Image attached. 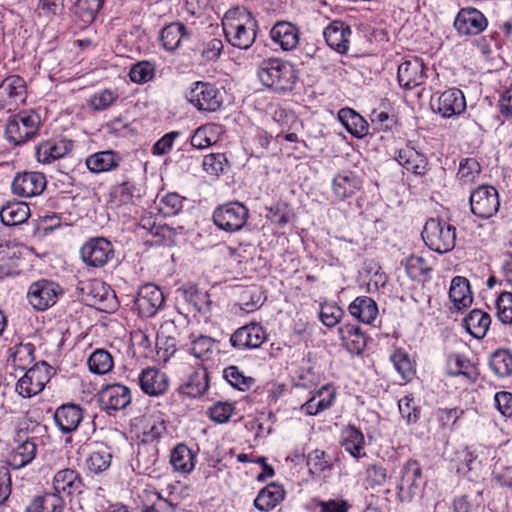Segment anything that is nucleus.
I'll return each instance as SVG.
<instances>
[{"label": "nucleus", "mask_w": 512, "mask_h": 512, "mask_svg": "<svg viewBox=\"0 0 512 512\" xmlns=\"http://www.w3.org/2000/svg\"><path fill=\"white\" fill-rule=\"evenodd\" d=\"M222 26L227 41L239 49L250 48L256 39L257 21L244 7L229 9L223 17Z\"/></svg>", "instance_id": "obj_1"}, {"label": "nucleus", "mask_w": 512, "mask_h": 512, "mask_svg": "<svg viewBox=\"0 0 512 512\" xmlns=\"http://www.w3.org/2000/svg\"><path fill=\"white\" fill-rule=\"evenodd\" d=\"M261 83L278 91H290L296 83V73L293 66L279 58L263 60L257 72Z\"/></svg>", "instance_id": "obj_2"}, {"label": "nucleus", "mask_w": 512, "mask_h": 512, "mask_svg": "<svg viewBox=\"0 0 512 512\" xmlns=\"http://www.w3.org/2000/svg\"><path fill=\"white\" fill-rule=\"evenodd\" d=\"M422 239L431 250L447 253L455 247L456 228L446 221L431 218L425 223Z\"/></svg>", "instance_id": "obj_3"}, {"label": "nucleus", "mask_w": 512, "mask_h": 512, "mask_svg": "<svg viewBox=\"0 0 512 512\" xmlns=\"http://www.w3.org/2000/svg\"><path fill=\"white\" fill-rule=\"evenodd\" d=\"M39 115L32 111H21L9 118L5 133L9 142L20 145L34 137L40 127Z\"/></svg>", "instance_id": "obj_4"}, {"label": "nucleus", "mask_w": 512, "mask_h": 512, "mask_svg": "<svg viewBox=\"0 0 512 512\" xmlns=\"http://www.w3.org/2000/svg\"><path fill=\"white\" fill-rule=\"evenodd\" d=\"M52 373L53 368L48 363H36L17 381L15 390L23 398L35 396L43 391Z\"/></svg>", "instance_id": "obj_5"}, {"label": "nucleus", "mask_w": 512, "mask_h": 512, "mask_svg": "<svg viewBox=\"0 0 512 512\" xmlns=\"http://www.w3.org/2000/svg\"><path fill=\"white\" fill-rule=\"evenodd\" d=\"M249 211L240 202H230L217 207L213 213L214 224L226 232L241 230L247 220Z\"/></svg>", "instance_id": "obj_6"}, {"label": "nucleus", "mask_w": 512, "mask_h": 512, "mask_svg": "<svg viewBox=\"0 0 512 512\" xmlns=\"http://www.w3.org/2000/svg\"><path fill=\"white\" fill-rule=\"evenodd\" d=\"M422 479V469L418 461L409 459L400 470L396 486L397 498L401 502L409 503L419 493Z\"/></svg>", "instance_id": "obj_7"}, {"label": "nucleus", "mask_w": 512, "mask_h": 512, "mask_svg": "<svg viewBox=\"0 0 512 512\" xmlns=\"http://www.w3.org/2000/svg\"><path fill=\"white\" fill-rule=\"evenodd\" d=\"M83 262L93 268H102L115 257L112 243L104 237L91 238L80 249Z\"/></svg>", "instance_id": "obj_8"}, {"label": "nucleus", "mask_w": 512, "mask_h": 512, "mask_svg": "<svg viewBox=\"0 0 512 512\" xmlns=\"http://www.w3.org/2000/svg\"><path fill=\"white\" fill-rule=\"evenodd\" d=\"M470 207L479 218L492 217L500 207L498 191L492 186H479L470 195Z\"/></svg>", "instance_id": "obj_9"}, {"label": "nucleus", "mask_w": 512, "mask_h": 512, "mask_svg": "<svg viewBox=\"0 0 512 512\" xmlns=\"http://www.w3.org/2000/svg\"><path fill=\"white\" fill-rule=\"evenodd\" d=\"M189 102L200 111H217L223 102L219 89L208 82H196L188 95Z\"/></svg>", "instance_id": "obj_10"}, {"label": "nucleus", "mask_w": 512, "mask_h": 512, "mask_svg": "<svg viewBox=\"0 0 512 512\" xmlns=\"http://www.w3.org/2000/svg\"><path fill=\"white\" fill-rule=\"evenodd\" d=\"M164 303V295L161 289L154 284L143 285L133 299L132 309L140 317H153Z\"/></svg>", "instance_id": "obj_11"}, {"label": "nucleus", "mask_w": 512, "mask_h": 512, "mask_svg": "<svg viewBox=\"0 0 512 512\" xmlns=\"http://www.w3.org/2000/svg\"><path fill=\"white\" fill-rule=\"evenodd\" d=\"M26 100V84L22 77L11 75L0 84V109L11 112Z\"/></svg>", "instance_id": "obj_12"}, {"label": "nucleus", "mask_w": 512, "mask_h": 512, "mask_svg": "<svg viewBox=\"0 0 512 512\" xmlns=\"http://www.w3.org/2000/svg\"><path fill=\"white\" fill-rule=\"evenodd\" d=\"M59 293L57 284L48 280H40L29 287L27 297L35 310L44 311L56 303Z\"/></svg>", "instance_id": "obj_13"}, {"label": "nucleus", "mask_w": 512, "mask_h": 512, "mask_svg": "<svg viewBox=\"0 0 512 512\" xmlns=\"http://www.w3.org/2000/svg\"><path fill=\"white\" fill-rule=\"evenodd\" d=\"M46 177L40 172H23L15 176L12 191L15 195L30 198L40 195L46 188Z\"/></svg>", "instance_id": "obj_14"}, {"label": "nucleus", "mask_w": 512, "mask_h": 512, "mask_svg": "<svg viewBox=\"0 0 512 512\" xmlns=\"http://www.w3.org/2000/svg\"><path fill=\"white\" fill-rule=\"evenodd\" d=\"M266 340V332L257 323L238 328L230 337L231 345L238 350L259 348Z\"/></svg>", "instance_id": "obj_15"}, {"label": "nucleus", "mask_w": 512, "mask_h": 512, "mask_svg": "<svg viewBox=\"0 0 512 512\" xmlns=\"http://www.w3.org/2000/svg\"><path fill=\"white\" fill-rule=\"evenodd\" d=\"M83 299L91 306H97L100 310L107 309L109 301L114 298L113 292L103 281L94 279L83 282L80 286Z\"/></svg>", "instance_id": "obj_16"}, {"label": "nucleus", "mask_w": 512, "mask_h": 512, "mask_svg": "<svg viewBox=\"0 0 512 512\" xmlns=\"http://www.w3.org/2000/svg\"><path fill=\"white\" fill-rule=\"evenodd\" d=\"M99 401L104 410H121L131 403V391L118 383L106 385L99 393Z\"/></svg>", "instance_id": "obj_17"}, {"label": "nucleus", "mask_w": 512, "mask_h": 512, "mask_svg": "<svg viewBox=\"0 0 512 512\" xmlns=\"http://www.w3.org/2000/svg\"><path fill=\"white\" fill-rule=\"evenodd\" d=\"M425 78V65L419 58L406 60L398 67L397 79L399 85L406 90L420 86L424 83Z\"/></svg>", "instance_id": "obj_18"}, {"label": "nucleus", "mask_w": 512, "mask_h": 512, "mask_svg": "<svg viewBox=\"0 0 512 512\" xmlns=\"http://www.w3.org/2000/svg\"><path fill=\"white\" fill-rule=\"evenodd\" d=\"M71 140L67 139H48L38 144L36 147V158L38 162L50 164L60 158H63L73 149Z\"/></svg>", "instance_id": "obj_19"}, {"label": "nucleus", "mask_w": 512, "mask_h": 512, "mask_svg": "<svg viewBox=\"0 0 512 512\" xmlns=\"http://www.w3.org/2000/svg\"><path fill=\"white\" fill-rule=\"evenodd\" d=\"M15 445L7 457V464L14 470L29 465L37 455V444L34 438L14 439Z\"/></svg>", "instance_id": "obj_20"}, {"label": "nucleus", "mask_w": 512, "mask_h": 512, "mask_svg": "<svg viewBox=\"0 0 512 512\" xmlns=\"http://www.w3.org/2000/svg\"><path fill=\"white\" fill-rule=\"evenodd\" d=\"M352 31L343 21H332L323 31L327 45L339 54H346L349 49Z\"/></svg>", "instance_id": "obj_21"}, {"label": "nucleus", "mask_w": 512, "mask_h": 512, "mask_svg": "<svg viewBox=\"0 0 512 512\" xmlns=\"http://www.w3.org/2000/svg\"><path fill=\"white\" fill-rule=\"evenodd\" d=\"M454 26L460 34L477 35L487 26L485 16L477 9H461L454 21Z\"/></svg>", "instance_id": "obj_22"}, {"label": "nucleus", "mask_w": 512, "mask_h": 512, "mask_svg": "<svg viewBox=\"0 0 512 512\" xmlns=\"http://www.w3.org/2000/svg\"><path fill=\"white\" fill-rule=\"evenodd\" d=\"M465 109L466 100L460 89H448L442 92L437 99L436 110L444 118L460 115Z\"/></svg>", "instance_id": "obj_23"}, {"label": "nucleus", "mask_w": 512, "mask_h": 512, "mask_svg": "<svg viewBox=\"0 0 512 512\" xmlns=\"http://www.w3.org/2000/svg\"><path fill=\"white\" fill-rule=\"evenodd\" d=\"M394 157L401 166L415 175L423 176L428 171L426 156L408 144L397 149Z\"/></svg>", "instance_id": "obj_24"}, {"label": "nucleus", "mask_w": 512, "mask_h": 512, "mask_svg": "<svg viewBox=\"0 0 512 512\" xmlns=\"http://www.w3.org/2000/svg\"><path fill=\"white\" fill-rule=\"evenodd\" d=\"M272 41L284 51L295 49L300 41V31L297 26L287 21H278L271 29Z\"/></svg>", "instance_id": "obj_25"}, {"label": "nucleus", "mask_w": 512, "mask_h": 512, "mask_svg": "<svg viewBox=\"0 0 512 512\" xmlns=\"http://www.w3.org/2000/svg\"><path fill=\"white\" fill-rule=\"evenodd\" d=\"M336 390L332 385H324L312 393L311 397L301 405L300 411L306 415H317L332 406Z\"/></svg>", "instance_id": "obj_26"}, {"label": "nucleus", "mask_w": 512, "mask_h": 512, "mask_svg": "<svg viewBox=\"0 0 512 512\" xmlns=\"http://www.w3.org/2000/svg\"><path fill=\"white\" fill-rule=\"evenodd\" d=\"M83 487V480L80 474L74 469H60L53 477L54 492L58 493V495L61 493L69 496L80 494Z\"/></svg>", "instance_id": "obj_27"}, {"label": "nucleus", "mask_w": 512, "mask_h": 512, "mask_svg": "<svg viewBox=\"0 0 512 512\" xmlns=\"http://www.w3.org/2000/svg\"><path fill=\"white\" fill-rule=\"evenodd\" d=\"M83 420V411L75 404H64L54 413V421L62 433L74 432Z\"/></svg>", "instance_id": "obj_28"}, {"label": "nucleus", "mask_w": 512, "mask_h": 512, "mask_svg": "<svg viewBox=\"0 0 512 512\" xmlns=\"http://www.w3.org/2000/svg\"><path fill=\"white\" fill-rule=\"evenodd\" d=\"M122 161L121 155L114 150L93 153L86 158V166L94 174L115 170Z\"/></svg>", "instance_id": "obj_29"}, {"label": "nucleus", "mask_w": 512, "mask_h": 512, "mask_svg": "<svg viewBox=\"0 0 512 512\" xmlns=\"http://www.w3.org/2000/svg\"><path fill=\"white\" fill-rule=\"evenodd\" d=\"M140 198L139 190L130 181L114 185L110 191L109 203L112 208L130 207Z\"/></svg>", "instance_id": "obj_30"}, {"label": "nucleus", "mask_w": 512, "mask_h": 512, "mask_svg": "<svg viewBox=\"0 0 512 512\" xmlns=\"http://www.w3.org/2000/svg\"><path fill=\"white\" fill-rule=\"evenodd\" d=\"M449 299L456 310L469 307L473 301L469 280L463 276H455L451 280Z\"/></svg>", "instance_id": "obj_31"}, {"label": "nucleus", "mask_w": 512, "mask_h": 512, "mask_svg": "<svg viewBox=\"0 0 512 512\" xmlns=\"http://www.w3.org/2000/svg\"><path fill=\"white\" fill-rule=\"evenodd\" d=\"M141 389L148 395L157 396L168 389V379L164 373L147 368L142 371L139 377Z\"/></svg>", "instance_id": "obj_32"}, {"label": "nucleus", "mask_w": 512, "mask_h": 512, "mask_svg": "<svg viewBox=\"0 0 512 512\" xmlns=\"http://www.w3.org/2000/svg\"><path fill=\"white\" fill-rule=\"evenodd\" d=\"M463 325L471 336L476 339H482L489 330L491 317L488 313L480 309H473L463 319Z\"/></svg>", "instance_id": "obj_33"}, {"label": "nucleus", "mask_w": 512, "mask_h": 512, "mask_svg": "<svg viewBox=\"0 0 512 512\" xmlns=\"http://www.w3.org/2000/svg\"><path fill=\"white\" fill-rule=\"evenodd\" d=\"M338 333L343 345L349 352L360 354L365 348L366 337L358 325H342L339 327Z\"/></svg>", "instance_id": "obj_34"}, {"label": "nucleus", "mask_w": 512, "mask_h": 512, "mask_svg": "<svg viewBox=\"0 0 512 512\" xmlns=\"http://www.w3.org/2000/svg\"><path fill=\"white\" fill-rule=\"evenodd\" d=\"M338 119L352 136L362 138L368 134L369 125L367 121L353 109H340Z\"/></svg>", "instance_id": "obj_35"}, {"label": "nucleus", "mask_w": 512, "mask_h": 512, "mask_svg": "<svg viewBox=\"0 0 512 512\" xmlns=\"http://www.w3.org/2000/svg\"><path fill=\"white\" fill-rule=\"evenodd\" d=\"M349 313L359 321L370 324L378 315V307L376 302L368 296H360L348 307Z\"/></svg>", "instance_id": "obj_36"}, {"label": "nucleus", "mask_w": 512, "mask_h": 512, "mask_svg": "<svg viewBox=\"0 0 512 512\" xmlns=\"http://www.w3.org/2000/svg\"><path fill=\"white\" fill-rule=\"evenodd\" d=\"M170 463L175 471L189 474L195 468L196 454L186 444H178L171 451Z\"/></svg>", "instance_id": "obj_37"}, {"label": "nucleus", "mask_w": 512, "mask_h": 512, "mask_svg": "<svg viewBox=\"0 0 512 512\" xmlns=\"http://www.w3.org/2000/svg\"><path fill=\"white\" fill-rule=\"evenodd\" d=\"M341 445L356 459L366 455L364 435L355 426L350 425L343 430Z\"/></svg>", "instance_id": "obj_38"}, {"label": "nucleus", "mask_w": 512, "mask_h": 512, "mask_svg": "<svg viewBox=\"0 0 512 512\" xmlns=\"http://www.w3.org/2000/svg\"><path fill=\"white\" fill-rule=\"evenodd\" d=\"M223 128L219 124L208 123L197 128L191 137V144L195 148L204 149L216 144L220 140Z\"/></svg>", "instance_id": "obj_39"}, {"label": "nucleus", "mask_w": 512, "mask_h": 512, "mask_svg": "<svg viewBox=\"0 0 512 512\" xmlns=\"http://www.w3.org/2000/svg\"><path fill=\"white\" fill-rule=\"evenodd\" d=\"M189 38L186 27L180 22L166 25L160 32V40L165 50L174 51Z\"/></svg>", "instance_id": "obj_40"}, {"label": "nucleus", "mask_w": 512, "mask_h": 512, "mask_svg": "<svg viewBox=\"0 0 512 512\" xmlns=\"http://www.w3.org/2000/svg\"><path fill=\"white\" fill-rule=\"evenodd\" d=\"M65 501L58 493H45L33 498L27 512H64Z\"/></svg>", "instance_id": "obj_41"}, {"label": "nucleus", "mask_w": 512, "mask_h": 512, "mask_svg": "<svg viewBox=\"0 0 512 512\" xmlns=\"http://www.w3.org/2000/svg\"><path fill=\"white\" fill-rule=\"evenodd\" d=\"M333 192L340 200L352 197L361 188V181L353 173L338 174L333 179Z\"/></svg>", "instance_id": "obj_42"}, {"label": "nucleus", "mask_w": 512, "mask_h": 512, "mask_svg": "<svg viewBox=\"0 0 512 512\" xmlns=\"http://www.w3.org/2000/svg\"><path fill=\"white\" fill-rule=\"evenodd\" d=\"M208 389V372L203 367L196 368L181 386V392L190 398L202 396Z\"/></svg>", "instance_id": "obj_43"}, {"label": "nucleus", "mask_w": 512, "mask_h": 512, "mask_svg": "<svg viewBox=\"0 0 512 512\" xmlns=\"http://www.w3.org/2000/svg\"><path fill=\"white\" fill-rule=\"evenodd\" d=\"M30 216V209L26 203L13 202L2 207L0 218L6 226H16L24 223Z\"/></svg>", "instance_id": "obj_44"}, {"label": "nucleus", "mask_w": 512, "mask_h": 512, "mask_svg": "<svg viewBox=\"0 0 512 512\" xmlns=\"http://www.w3.org/2000/svg\"><path fill=\"white\" fill-rule=\"evenodd\" d=\"M283 498L284 490L282 487L276 484H269L259 492L254 500V505L260 511H269Z\"/></svg>", "instance_id": "obj_45"}, {"label": "nucleus", "mask_w": 512, "mask_h": 512, "mask_svg": "<svg viewBox=\"0 0 512 512\" xmlns=\"http://www.w3.org/2000/svg\"><path fill=\"white\" fill-rule=\"evenodd\" d=\"M87 364L91 373L105 375L113 369L114 359L109 351L96 349L90 354Z\"/></svg>", "instance_id": "obj_46"}, {"label": "nucleus", "mask_w": 512, "mask_h": 512, "mask_svg": "<svg viewBox=\"0 0 512 512\" xmlns=\"http://www.w3.org/2000/svg\"><path fill=\"white\" fill-rule=\"evenodd\" d=\"M489 366L498 377L512 376V353L506 349H498L492 353Z\"/></svg>", "instance_id": "obj_47"}, {"label": "nucleus", "mask_w": 512, "mask_h": 512, "mask_svg": "<svg viewBox=\"0 0 512 512\" xmlns=\"http://www.w3.org/2000/svg\"><path fill=\"white\" fill-rule=\"evenodd\" d=\"M156 73L155 63L147 60L134 63L129 70V78L135 84H146L153 80Z\"/></svg>", "instance_id": "obj_48"}, {"label": "nucleus", "mask_w": 512, "mask_h": 512, "mask_svg": "<svg viewBox=\"0 0 512 512\" xmlns=\"http://www.w3.org/2000/svg\"><path fill=\"white\" fill-rule=\"evenodd\" d=\"M307 466L310 474L318 477L332 469L330 457L320 449H315L308 454Z\"/></svg>", "instance_id": "obj_49"}, {"label": "nucleus", "mask_w": 512, "mask_h": 512, "mask_svg": "<svg viewBox=\"0 0 512 512\" xmlns=\"http://www.w3.org/2000/svg\"><path fill=\"white\" fill-rule=\"evenodd\" d=\"M191 348L190 352L193 356L199 359H208L213 353L215 341L213 338L192 333L189 336Z\"/></svg>", "instance_id": "obj_50"}, {"label": "nucleus", "mask_w": 512, "mask_h": 512, "mask_svg": "<svg viewBox=\"0 0 512 512\" xmlns=\"http://www.w3.org/2000/svg\"><path fill=\"white\" fill-rule=\"evenodd\" d=\"M103 0H77L75 3V15L84 23L91 24L100 9Z\"/></svg>", "instance_id": "obj_51"}, {"label": "nucleus", "mask_w": 512, "mask_h": 512, "mask_svg": "<svg viewBox=\"0 0 512 512\" xmlns=\"http://www.w3.org/2000/svg\"><path fill=\"white\" fill-rule=\"evenodd\" d=\"M405 268L408 276L417 281H421L427 277L431 271V266L427 260L418 255H411L406 259Z\"/></svg>", "instance_id": "obj_52"}, {"label": "nucleus", "mask_w": 512, "mask_h": 512, "mask_svg": "<svg viewBox=\"0 0 512 512\" xmlns=\"http://www.w3.org/2000/svg\"><path fill=\"white\" fill-rule=\"evenodd\" d=\"M480 173L481 166L475 158H463L460 160L457 177L463 184L474 183Z\"/></svg>", "instance_id": "obj_53"}, {"label": "nucleus", "mask_w": 512, "mask_h": 512, "mask_svg": "<svg viewBox=\"0 0 512 512\" xmlns=\"http://www.w3.org/2000/svg\"><path fill=\"white\" fill-rule=\"evenodd\" d=\"M65 0H39L37 6V16L45 22H52L57 16L64 11Z\"/></svg>", "instance_id": "obj_54"}, {"label": "nucleus", "mask_w": 512, "mask_h": 512, "mask_svg": "<svg viewBox=\"0 0 512 512\" xmlns=\"http://www.w3.org/2000/svg\"><path fill=\"white\" fill-rule=\"evenodd\" d=\"M146 421L147 424L143 431V442L156 441L166 432V421L161 415H151Z\"/></svg>", "instance_id": "obj_55"}, {"label": "nucleus", "mask_w": 512, "mask_h": 512, "mask_svg": "<svg viewBox=\"0 0 512 512\" xmlns=\"http://www.w3.org/2000/svg\"><path fill=\"white\" fill-rule=\"evenodd\" d=\"M185 299L191 303L195 310L200 313H207L211 308V301L207 292L200 291L194 286L184 290Z\"/></svg>", "instance_id": "obj_56"}, {"label": "nucleus", "mask_w": 512, "mask_h": 512, "mask_svg": "<svg viewBox=\"0 0 512 512\" xmlns=\"http://www.w3.org/2000/svg\"><path fill=\"white\" fill-rule=\"evenodd\" d=\"M111 458L107 451H93L86 459V467L90 473L100 474L110 467Z\"/></svg>", "instance_id": "obj_57"}, {"label": "nucleus", "mask_w": 512, "mask_h": 512, "mask_svg": "<svg viewBox=\"0 0 512 512\" xmlns=\"http://www.w3.org/2000/svg\"><path fill=\"white\" fill-rule=\"evenodd\" d=\"M391 361L402 379L409 381L413 378L415 370L408 354L405 351L396 350L391 356Z\"/></svg>", "instance_id": "obj_58"}, {"label": "nucleus", "mask_w": 512, "mask_h": 512, "mask_svg": "<svg viewBox=\"0 0 512 512\" xmlns=\"http://www.w3.org/2000/svg\"><path fill=\"white\" fill-rule=\"evenodd\" d=\"M224 378L235 388L246 391L252 387L255 380L245 376L237 366H229L224 369Z\"/></svg>", "instance_id": "obj_59"}, {"label": "nucleus", "mask_w": 512, "mask_h": 512, "mask_svg": "<svg viewBox=\"0 0 512 512\" xmlns=\"http://www.w3.org/2000/svg\"><path fill=\"white\" fill-rule=\"evenodd\" d=\"M389 478L387 469L381 464H371L366 468L365 481L370 488L383 486Z\"/></svg>", "instance_id": "obj_60"}, {"label": "nucleus", "mask_w": 512, "mask_h": 512, "mask_svg": "<svg viewBox=\"0 0 512 512\" xmlns=\"http://www.w3.org/2000/svg\"><path fill=\"white\" fill-rule=\"evenodd\" d=\"M118 98V94L110 89H104L94 93L88 100L91 109L102 111L110 107Z\"/></svg>", "instance_id": "obj_61"}, {"label": "nucleus", "mask_w": 512, "mask_h": 512, "mask_svg": "<svg viewBox=\"0 0 512 512\" xmlns=\"http://www.w3.org/2000/svg\"><path fill=\"white\" fill-rule=\"evenodd\" d=\"M495 307L499 320L504 324H512V293L506 291L500 293Z\"/></svg>", "instance_id": "obj_62"}, {"label": "nucleus", "mask_w": 512, "mask_h": 512, "mask_svg": "<svg viewBox=\"0 0 512 512\" xmlns=\"http://www.w3.org/2000/svg\"><path fill=\"white\" fill-rule=\"evenodd\" d=\"M262 303V293L256 287L248 288L241 293L240 306L246 313L255 311Z\"/></svg>", "instance_id": "obj_63"}, {"label": "nucleus", "mask_w": 512, "mask_h": 512, "mask_svg": "<svg viewBox=\"0 0 512 512\" xmlns=\"http://www.w3.org/2000/svg\"><path fill=\"white\" fill-rule=\"evenodd\" d=\"M399 412L407 424L416 423L420 417V408L412 396H404L398 401Z\"/></svg>", "instance_id": "obj_64"}]
</instances>
